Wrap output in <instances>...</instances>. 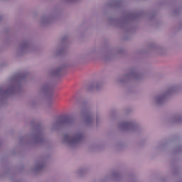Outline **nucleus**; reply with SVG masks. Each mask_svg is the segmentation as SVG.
<instances>
[{"label": "nucleus", "mask_w": 182, "mask_h": 182, "mask_svg": "<svg viewBox=\"0 0 182 182\" xmlns=\"http://www.w3.org/2000/svg\"><path fill=\"white\" fill-rule=\"evenodd\" d=\"M82 139L83 134H77L73 136L67 134L65 136V140H66V141H68V143H71L72 144L75 143H79V141H80V140H82Z\"/></svg>", "instance_id": "obj_1"}, {"label": "nucleus", "mask_w": 182, "mask_h": 182, "mask_svg": "<svg viewBox=\"0 0 182 182\" xmlns=\"http://www.w3.org/2000/svg\"><path fill=\"white\" fill-rule=\"evenodd\" d=\"M71 120L69 119V117H65V118H60L59 119V123H70Z\"/></svg>", "instance_id": "obj_2"}, {"label": "nucleus", "mask_w": 182, "mask_h": 182, "mask_svg": "<svg viewBox=\"0 0 182 182\" xmlns=\"http://www.w3.org/2000/svg\"><path fill=\"white\" fill-rule=\"evenodd\" d=\"M1 101H2V96H4V90L2 88L1 90Z\"/></svg>", "instance_id": "obj_3"}]
</instances>
